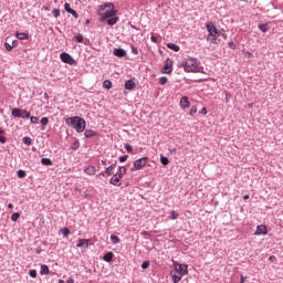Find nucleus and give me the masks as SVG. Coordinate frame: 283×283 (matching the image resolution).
Here are the masks:
<instances>
[{
	"label": "nucleus",
	"instance_id": "obj_46",
	"mask_svg": "<svg viewBox=\"0 0 283 283\" xmlns=\"http://www.w3.org/2000/svg\"><path fill=\"white\" fill-rule=\"evenodd\" d=\"M129 158L128 155H124L119 157V163H127V159Z\"/></svg>",
	"mask_w": 283,
	"mask_h": 283
},
{
	"label": "nucleus",
	"instance_id": "obj_57",
	"mask_svg": "<svg viewBox=\"0 0 283 283\" xmlns=\"http://www.w3.org/2000/svg\"><path fill=\"white\" fill-rule=\"evenodd\" d=\"M150 39H151L153 43H157V41H158V38H156V36H151Z\"/></svg>",
	"mask_w": 283,
	"mask_h": 283
},
{
	"label": "nucleus",
	"instance_id": "obj_32",
	"mask_svg": "<svg viewBox=\"0 0 283 283\" xmlns=\"http://www.w3.org/2000/svg\"><path fill=\"white\" fill-rule=\"evenodd\" d=\"M259 30H261V32H269V24H259Z\"/></svg>",
	"mask_w": 283,
	"mask_h": 283
},
{
	"label": "nucleus",
	"instance_id": "obj_62",
	"mask_svg": "<svg viewBox=\"0 0 283 283\" xmlns=\"http://www.w3.org/2000/svg\"><path fill=\"white\" fill-rule=\"evenodd\" d=\"M8 209H14V205L9 203V205H8Z\"/></svg>",
	"mask_w": 283,
	"mask_h": 283
},
{
	"label": "nucleus",
	"instance_id": "obj_7",
	"mask_svg": "<svg viewBox=\"0 0 283 283\" xmlns=\"http://www.w3.org/2000/svg\"><path fill=\"white\" fill-rule=\"evenodd\" d=\"M163 74H171L174 72V60L167 59L165 65L161 69Z\"/></svg>",
	"mask_w": 283,
	"mask_h": 283
},
{
	"label": "nucleus",
	"instance_id": "obj_59",
	"mask_svg": "<svg viewBox=\"0 0 283 283\" xmlns=\"http://www.w3.org/2000/svg\"><path fill=\"white\" fill-rule=\"evenodd\" d=\"M44 98L45 101H50V95H48V93H44Z\"/></svg>",
	"mask_w": 283,
	"mask_h": 283
},
{
	"label": "nucleus",
	"instance_id": "obj_56",
	"mask_svg": "<svg viewBox=\"0 0 283 283\" xmlns=\"http://www.w3.org/2000/svg\"><path fill=\"white\" fill-rule=\"evenodd\" d=\"M200 114H202V116H206V114H207V108L203 107V108L200 111Z\"/></svg>",
	"mask_w": 283,
	"mask_h": 283
},
{
	"label": "nucleus",
	"instance_id": "obj_40",
	"mask_svg": "<svg viewBox=\"0 0 283 283\" xmlns=\"http://www.w3.org/2000/svg\"><path fill=\"white\" fill-rule=\"evenodd\" d=\"M30 120L33 125H38L39 124V117L36 116H30Z\"/></svg>",
	"mask_w": 283,
	"mask_h": 283
},
{
	"label": "nucleus",
	"instance_id": "obj_60",
	"mask_svg": "<svg viewBox=\"0 0 283 283\" xmlns=\"http://www.w3.org/2000/svg\"><path fill=\"white\" fill-rule=\"evenodd\" d=\"M244 280H247V277H244V275H241L240 283H244Z\"/></svg>",
	"mask_w": 283,
	"mask_h": 283
},
{
	"label": "nucleus",
	"instance_id": "obj_54",
	"mask_svg": "<svg viewBox=\"0 0 283 283\" xmlns=\"http://www.w3.org/2000/svg\"><path fill=\"white\" fill-rule=\"evenodd\" d=\"M132 52H133V54H138V49L136 46H133Z\"/></svg>",
	"mask_w": 283,
	"mask_h": 283
},
{
	"label": "nucleus",
	"instance_id": "obj_37",
	"mask_svg": "<svg viewBox=\"0 0 283 283\" xmlns=\"http://www.w3.org/2000/svg\"><path fill=\"white\" fill-rule=\"evenodd\" d=\"M124 147L128 154H132V151H134V147L130 144H125Z\"/></svg>",
	"mask_w": 283,
	"mask_h": 283
},
{
	"label": "nucleus",
	"instance_id": "obj_9",
	"mask_svg": "<svg viewBox=\"0 0 283 283\" xmlns=\"http://www.w3.org/2000/svg\"><path fill=\"white\" fill-rule=\"evenodd\" d=\"M170 277H172L174 283H178L182 280V274L178 270H174L170 272Z\"/></svg>",
	"mask_w": 283,
	"mask_h": 283
},
{
	"label": "nucleus",
	"instance_id": "obj_4",
	"mask_svg": "<svg viewBox=\"0 0 283 283\" xmlns=\"http://www.w3.org/2000/svg\"><path fill=\"white\" fill-rule=\"evenodd\" d=\"M11 116H13V118H30V112L21 108H13L11 111Z\"/></svg>",
	"mask_w": 283,
	"mask_h": 283
},
{
	"label": "nucleus",
	"instance_id": "obj_22",
	"mask_svg": "<svg viewBox=\"0 0 283 283\" xmlns=\"http://www.w3.org/2000/svg\"><path fill=\"white\" fill-rule=\"evenodd\" d=\"M104 262H112L114 260V252H107L103 256Z\"/></svg>",
	"mask_w": 283,
	"mask_h": 283
},
{
	"label": "nucleus",
	"instance_id": "obj_34",
	"mask_svg": "<svg viewBox=\"0 0 283 283\" xmlns=\"http://www.w3.org/2000/svg\"><path fill=\"white\" fill-rule=\"evenodd\" d=\"M17 176H18V178H25L27 172H25V170L20 169L17 171Z\"/></svg>",
	"mask_w": 283,
	"mask_h": 283
},
{
	"label": "nucleus",
	"instance_id": "obj_10",
	"mask_svg": "<svg viewBox=\"0 0 283 283\" xmlns=\"http://www.w3.org/2000/svg\"><path fill=\"white\" fill-rule=\"evenodd\" d=\"M113 54H114V56H117L118 59H123V57L127 56V51H125V49L118 48V49H114Z\"/></svg>",
	"mask_w": 283,
	"mask_h": 283
},
{
	"label": "nucleus",
	"instance_id": "obj_58",
	"mask_svg": "<svg viewBox=\"0 0 283 283\" xmlns=\"http://www.w3.org/2000/svg\"><path fill=\"white\" fill-rule=\"evenodd\" d=\"M41 249L40 248H38L36 250H35V253L38 254V255H41Z\"/></svg>",
	"mask_w": 283,
	"mask_h": 283
},
{
	"label": "nucleus",
	"instance_id": "obj_45",
	"mask_svg": "<svg viewBox=\"0 0 283 283\" xmlns=\"http://www.w3.org/2000/svg\"><path fill=\"white\" fill-rule=\"evenodd\" d=\"M29 275L30 277L36 279V275H38L36 270H30Z\"/></svg>",
	"mask_w": 283,
	"mask_h": 283
},
{
	"label": "nucleus",
	"instance_id": "obj_30",
	"mask_svg": "<svg viewBox=\"0 0 283 283\" xmlns=\"http://www.w3.org/2000/svg\"><path fill=\"white\" fill-rule=\"evenodd\" d=\"M160 163H161V165L167 167V165H169V158L161 155L160 156Z\"/></svg>",
	"mask_w": 283,
	"mask_h": 283
},
{
	"label": "nucleus",
	"instance_id": "obj_16",
	"mask_svg": "<svg viewBox=\"0 0 283 283\" xmlns=\"http://www.w3.org/2000/svg\"><path fill=\"white\" fill-rule=\"evenodd\" d=\"M76 247H77V249H83V247H85V249H87V247H90V240L80 239Z\"/></svg>",
	"mask_w": 283,
	"mask_h": 283
},
{
	"label": "nucleus",
	"instance_id": "obj_33",
	"mask_svg": "<svg viewBox=\"0 0 283 283\" xmlns=\"http://www.w3.org/2000/svg\"><path fill=\"white\" fill-rule=\"evenodd\" d=\"M20 218H21V213H19V212H14L11 216L12 222H17V220H19Z\"/></svg>",
	"mask_w": 283,
	"mask_h": 283
},
{
	"label": "nucleus",
	"instance_id": "obj_53",
	"mask_svg": "<svg viewBox=\"0 0 283 283\" xmlns=\"http://www.w3.org/2000/svg\"><path fill=\"white\" fill-rule=\"evenodd\" d=\"M171 217H172V220H177L178 219V213H176V211H172Z\"/></svg>",
	"mask_w": 283,
	"mask_h": 283
},
{
	"label": "nucleus",
	"instance_id": "obj_1",
	"mask_svg": "<svg viewBox=\"0 0 283 283\" xmlns=\"http://www.w3.org/2000/svg\"><path fill=\"white\" fill-rule=\"evenodd\" d=\"M65 124L69 127H73L77 134H83L85 132V127H87V123L81 116H73L65 118Z\"/></svg>",
	"mask_w": 283,
	"mask_h": 283
},
{
	"label": "nucleus",
	"instance_id": "obj_26",
	"mask_svg": "<svg viewBox=\"0 0 283 283\" xmlns=\"http://www.w3.org/2000/svg\"><path fill=\"white\" fill-rule=\"evenodd\" d=\"M119 18L118 17H114V18H108L107 19V24L108 25H116V23H118Z\"/></svg>",
	"mask_w": 283,
	"mask_h": 283
},
{
	"label": "nucleus",
	"instance_id": "obj_27",
	"mask_svg": "<svg viewBox=\"0 0 283 283\" xmlns=\"http://www.w3.org/2000/svg\"><path fill=\"white\" fill-rule=\"evenodd\" d=\"M41 163H42V165H44L45 167H50V166L53 165V164H52V159L45 158V157L41 159Z\"/></svg>",
	"mask_w": 283,
	"mask_h": 283
},
{
	"label": "nucleus",
	"instance_id": "obj_20",
	"mask_svg": "<svg viewBox=\"0 0 283 283\" xmlns=\"http://www.w3.org/2000/svg\"><path fill=\"white\" fill-rule=\"evenodd\" d=\"M85 138H94V136H98V133L92 130V129H86L84 132Z\"/></svg>",
	"mask_w": 283,
	"mask_h": 283
},
{
	"label": "nucleus",
	"instance_id": "obj_50",
	"mask_svg": "<svg viewBox=\"0 0 283 283\" xmlns=\"http://www.w3.org/2000/svg\"><path fill=\"white\" fill-rule=\"evenodd\" d=\"M230 50H235V43L233 41L228 43Z\"/></svg>",
	"mask_w": 283,
	"mask_h": 283
},
{
	"label": "nucleus",
	"instance_id": "obj_24",
	"mask_svg": "<svg viewBox=\"0 0 283 283\" xmlns=\"http://www.w3.org/2000/svg\"><path fill=\"white\" fill-rule=\"evenodd\" d=\"M118 170H119V172L115 174V176H120V178H123V176H125V174H127V168L125 166H119Z\"/></svg>",
	"mask_w": 283,
	"mask_h": 283
},
{
	"label": "nucleus",
	"instance_id": "obj_29",
	"mask_svg": "<svg viewBox=\"0 0 283 283\" xmlns=\"http://www.w3.org/2000/svg\"><path fill=\"white\" fill-rule=\"evenodd\" d=\"M112 244H120V239L114 234L111 235Z\"/></svg>",
	"mask_w": 283,
	"mask_h": 283
},
{
	"label": "nucleus",
	"instance_id": "obj_43",
	"mask_svg": "<svg viewBox=\"0 0 283 283\" xmlns=\"http://www.w3.org/2000/svg\"><path fill=\"white\" fill-rule=\"evenodd\" d=\"M75 39H76L77 43H83V34L77 33V34L75 35Z\"/></svg>",
	"mask_w": 283,
	"mask_h": 283
},
{
	"label": "nucleus",
	"instance_id": "obj_52",
	"mask_svg": "<svg viewBox=\"0 0 283 283\" xmlns=\"http://www.w3.org/2000/svg\"><path fill=\"white\" fill-rule=\"evenodd\" d=\"M17 45H19V41H17V40H13L12 42H11V48H17Z\"/></svg>",
	"mask_w": 283,
	"mask_h": 283
},
{
	"label": "nucleus",
	"instance_id": "obj_55",
	"mask_svg": "<svg viewBox=\"0 0 283 283\" xmlns=\"http://www.w3.org/2000/svg\"><path fill=\"white\" fill-rule=\"evenodd\" d=\"M270 262H277V259L275 258V255L270 256Z\"/></svg>",
	"mask_w": 283,
	"mask_h": 283
},
{
	"label": "nucleus",
	"instance_id": "obj_35",
	"mask_svg": "<svg viewBox=\"0 0 283 283\" xmlns=\"http://www.w3.org/2000/svg\"><path fill=\"white\" fill-rule=\"evenodd\" d=\"M22 143H23L24 145L30 146V145H32V138H30V137H23V138H22Z\"/></svg>",
	"mask_w": 283,
	"mask_h": 283
},
{
	"label": "nucleus",
	"instance_id": "obj_31",
	"mask_svg": "<svg viewBox=\"0 0 283 283\" xmlns=\"http://www.w3.org/2000/svg\"><path fill=\"white\" fill-rule=\"evenodd\" d=\"M105 8H108L109 10H114V3L106 2L103 7L99 8V10H105Z\"/></svg>",
	"mask_w": 283,
	"mask_h": 283
},
{
	"label": "nucleus",
	"instance_id": "obj_39",
	"mask_svg": "<svg viewBox=\"0 0 283 283\" xmlns=\"http://www.w3.org/2000/svg\"><path fill=\"white\" fill-rule=\"evenodd\" d=\"M61 231L64 238H67V235H70V228H63Z\"/></svg>",
	"mask_w": 283,
	"mask_h": 283
},
{
	"label": "nucleus",
	"instance_id": "obj_49",
	"mask_svg": "<svg viewBox=\"0 0 283 283\" xmlns=\"http://www.w3.org/2000/svg\"><path fill=\"white\" fill-rule=\"evenodd\" d=\"M150 265V262L149 261H145L143 264H142V269L144 270H147V268Z\"/></svg>",
	"mask_w": 283,
	"mask_h": 283
},
{
	"label": "nucleus",
	"instance_id": "obj_6",
	"mask_svg": "<svg viewBox=\"0 0 283 283\" xmlns=\"http://www.w3.org/2000/svg\"><path fill=\"white\" fill-rule=\"evenodd\" d=\"M206 28L209 32V36H220V30H218V28H216V24L213 22H208L206 24Z\"/></svg>",
	"mask_w": 283,
	"mask_h": 283
},
{
	"label": "nucleus",
	"instance_id": "obj_21",
	"mask_svg": "<svg viewBox=\"0 0 283 283\" xmlns=\"http://www.w3.org/2000/svg\"><path fill=\"white\" fill-rule=\"evenodd\" d=\"M84 172L87 174V176H94V174H96V167L88 166L84 169Z\"/></svg>",
	"mask_w": 283,
	"mask_h": 283
},
{
	"label": "nucleus",
	"instance_id": "obj_13",
	"mask_svg": "<svg viewBox=\"0 0 283 283\" xmlns=\"http://www.w3.org/2000/svg\"><path fill=\"white\" fill-rule=\"evenodd\" d=\"M175 271H178L181 275H187L189 271L187 270V264H179L178 266L175 268Z\"/></svg>",
	"mask_w": 283,
	"mask_h": 283
},
{
	"label": "nucleus",
	"instance_id": "obj_42",
	"mask_svg": "<svg viewBox=\"0 0 283 283\" xmlns=\"http://www.w3.org/2000/svg\"><path fill=\"white\" fill-rule=\"evenodd\" d=\"M4 48H6L7 52H12V50H14L12 44H10L8 42L4 43Z\"/></svg>",
	"mask_w": 283,
	"mask_h": 283
},
{
	"label": "nucleus",
	"instance_id": "obj_63",
	"mask_svg": "<svg viewBox=\"0 0 283 283\" xmlns=\"http://www.w3.org/2000/svg\"><path fill=\"white\" fill-rule=\"evenodd\" d=\"M249 198H250L249 195L243 196V200H249Z\"/></svg>",
	"mask_w": 283,
	"mask_h": 283
},
{
	"label": "nucleus",
	"instance_id": "obj_14",
	"mask_svg": "<svg viewBox=\"0 0 283 283\" xmlns=\"http://www.w3.org/2000/svg\"><path fill=\"white\" fill-rule=\"evenodd\" d=\"M180 106L182 109H188V107L191 106V104L189 103V97H187V96L181 97Z\"/></svg>",
	"mask_w": 283,
	"mask_h": 283
},
{
	"label": "nucleus",
	"instance_id": "obj_51",
	"mask_svg": "<svg viewBox=\"0 0 283 283\" xmlns=\"http://www.w3.org/2000/svg\"><path fill=\"white\" fill-rule=\"evenodd\" d=\"M72 149H78V142H74L73 144H72Z\"/></svg>",
	"mask_w": 283,
	"mask_h": 283
},
{
	"label": "nucleus",
	"instance_id": "obj_15",
	"mask_svg": "<svg viewBox=\"0 0 283 283\" xmlns=\"http://www.w3.org/2000/svg\"><path fill=\"white\" fill-rule=\"evenodd\" d=\"M266 233H268L266 226H259L256 227V231L254 235H266Z\"/></svg>",
	"mask_w": 283,
	"mask_h": 283
},
{
	"label": "nucleus",
	"instance_id": "obj_23",
	"mask_svg": "<svg viewBox=\"0 0 283 283\" xmlns=\"http://www.w3.org/2000/svg\"><path fill=\"white\" fill-rule=\"evenodd\" d=\"M40 273H41L42 275H50V266H48V265H45V264L41 265Z\"/></svg>",
	"mask_w": 283,
	"mask_h": 283
},
{
	"label": "nucleus",
	"instance_id": "obj_17",
	"mask_svg": "<svg viewBox=\"0 0 283 283\" xmlns=\"http://www.w3.org/2000/svg\"><path fill=\"white\" fill-rule=\"evenodd\" d=\"M124 87H125V90H129V91L135 90L136 82H134V80L130 78V80L125 82Z\"/></svg>",
	"mask_w": 283,
	"mask_h": 283
},
{
	"label": "nucleus",
	"instance_id": "obj_18",
	"mask_svg": "<svg viewBox=\"0 0 283 283\" xmlns=\"http://www.w3.org/2000/svg\"><path fill=\"white\" fill-rule=\"evenodd\" d=\"M15 36L19 39V41H25V39L30 38V34L17 31Z\"/></svg>",
	"mask_w": 283,
	"mask_h": 283
},
{
	"label": "nucleus",
	"instance_id": "obj_12",
	"mask_svg": "<svg viewBox=\"0 0 283 283\" xmlns=\"http://www.w3.org/2000/svg\"><path fill=\"white\" fill-rule=\"evenodd\" d=\"M120 175H117V176H113L111 179H109V185H114V187H120Z\"/></svg>",
	"mask_w": 283,
	"mask_h": 283
},
{
	"label": "nucleus",
	"instance_id": "obj_8",
	"mask_svg": "<svg viewBox=\"0 0 283 283\" xmlns=\"http://www.w3.org/2000/svg\"><path fill=\"white\" fill-rule=\"evenodd\" d=\"M60 59L62 63H67V65H74V63H76V61L74 60V57H72V55H70V53H61Z\"/></svg>",
	"mask_w": 283,
	"mask_h": 283
},
{
	"label": "nucleus",
	"instance_id": "obj_11",
	"mask_svg": "<svg viewBox=\"0 0 283 283\" xmlns=\"http://www.w3.org/2000/svg\"><path fill=\"white\" fill-rule=\"evenodd\" d=\"M64 10L69 14H72V17H74V19H78V13L76 12V10H74V9H72V7H70V3L66 2L64 4Z\"/></svg>",
	"mask_w": 283,
	"mask_h": 283
},
{
	"label": "nucleus",
	"instance_id": "obj_3",
	"mask_svg": "<svg viewBox=\"0 0 283 283\" xmlns=\"http://www.w3.org/2000/svg\"><path fill=\"white\" fill-rule=\"evenodd\" d=\"M148 160H149V157H142V158L135 160L133 167L130 168V171H138V170L143 169V167H145V165H147Z\"/></svg>",
	"mask_w": 283,
	"mask_h": 283
},
{
	"label": "nucleus",
	"instance_id": "obj_41",
	"mask_svg": "<svg viewBox=\"0 0 283 283\" xmlns=\"http://www.w3.org/2000/svg\"><path fill=\"white\" fill-rule=\"evenodd\" d=\"M53 17H54L55 19H59V17H61V10H59V9H53Z\"/></svg>",
	"mask_w": 283,
	"mask_h": 283
},
{
	"label": "nucleus",
	"instance_id": "obj_47",
	"mask_svg": "<svg viewBox=\"0 0 283 283\" xmlns=\"http://www.w3.org/2000/svg\"><path fill=\"white\" fill-rule=\"evenodd\" d=\"M210 43H213V45H218L220 43V40H218V38L213 36L211 40H210Z\"/></svg>",
	"mask_w": 283,
	"mask_h": 283
},
{
	"label": "nucleus",
	"instance_id": "obj_44",
	"mask_svg": "<svg viewBox=\"0 0 283 283\" xmlns=\"http://www.w3.org/2000/svg\"><path fill=\"white\" fill-rule=\"evenodd\" d=\"M198 113V107L195 105V106H191V109H190V116H193L195 114Z\"/></svg>",
	"mask_w": 283,
	"mask_h": 283
},
{
	"label": "nucleus",
	"instance_id": "obj_48",
	"mask_svg": "<svg viewBox=\"0 0 283 283\" xmlns=\"http://www.w3.org/2000/svg\"><path fill=\"white\" fill-rule=\"evenodd\" d=\"M0 143L1 145H6V143H8V138H6V136L0 135Z\"/></svg>",
	"mask_w": 283,
	"mask_h": 283
},
{
	"label": "nucleus",
	"instance_id": "obj_61",
	"mask_svg": "<svg viewBox=\"0 0 283 283\" xmlns=\"http://www.w3.org/2000/svg\"><path fill=\"white\" fill-rule=\"evenodd\" d=\"M176 148H174V149H170V154H172L174 156H176Z\"/></svg>",
	"mask_w": 283,
	"mask_h": 283
},
{
	"label": "nucleus",
	"instance_id": "obj_64",
	"mask_svg": "<svg viewBox=\"0 0 283 283\" xmlns=\"http://www.w3.org/2000/svg\"><path fill=\"white\" fill-rule=\"evenodd\" d=\"M67 283H74V280L73 279H69Z\"/></svg>",
	"mask_w": 283,
	"mask_h": 283
},
{
	"label": "nucleus",
	"instance_id": "obj_5",
	"mask_svg": "<svg viewBox=\"0 0 283 283\" xmlns=\"http://www.w3.org/2000/svg\"><path fill=\"white\" fill-rule=\"evenodd\" d=\"M116 14H118V10H114V9L106 10L99 18V21L101 23H103L107 21V19H113L114 17H116Z\"/></svg>",
	"mask_w": 283,
	"mask_h": 283
},
{
	"label": "nucleus",
	"instance_id": "obj_19",
	"mask_svg": "<svg viewBox=\"0 0 283 283\" xmlns=\"http://www.w3.org/2000/svg\"><path fill=\"white\" fill-rule=\"evenodd\" d=\"M114 169H116V161L114 164H112L111 166H108L105 170L104 174H106V176H112L114 172Z\"/></svg>",
	"mask_w": 283,
	"mask_h": 283
},
{
	"label": "nucleus",
	"instance_id": "obj_25",
	"mask_svg": "<svg viewBox=\"0 0 283 283\" xmlns=\"http://www.w3.org/2000/svg\"><path fill=\"white\" fill-rule=\"evenodd\" d=\"M167 48L169 50H172L174 52H180V46L178 44H174V43H168Z\"/></svg>",
	"mask_w": 283,
	"mask_h": 283
},
{
	"label": "nucleus",
	"instance_id": "obj_38",
	"mask_svg": "<svg viewBox=\"0 0 283 283\" xmlns=\"http://www.w3.org/2000/svg\"><path fill=\"white\" fill-rule=\"evenodd\" d=\"M168 81H169V78H167V76H163V77H160L159 83H160V85H167Z\"/></svg>",
	"mask_w": 283,
	"mask_h": 283
},
{
	"label": "nucleus",
	"instance_id": "obj_28",
	"mask_svg": "<svg viewBox=\"0 0 283 283\" xmlns=\"http://www.w3.org/2000/svg\"><path fill=\"white\" fill-rule=\"evenodd\" d=\"M103 87H104V90H112V81L105 80L103 82Z\"/></svg>",
	"mask_w": 283,
	"mask_h": 283
},
{
	"label": "nucleus",
	"instance_id": "obj_2",
	"mask_svg": "<svg viewBox=\"0 0 283 283\" xmlns=\"http://www.w3.org/2000/svg\"><path fill=\"white\" fill-rule=\"evenodd\" d=\"M182 66L185 72H202V67L198 65L196 59L184 61Z\"/></svg>",
	"mask_w": 283,
	"mask_h": 283
},
{
	"label": "nucleus",
	"instance_id": "obj_36",
	"mask_svg": "<svg viewBox=\"0 0 283 283\" xmlns=\"http://www.w3.org/2000/svg\"><path fill=\"white\" fill-rule=\"evenodd\" d=\"M41 125L43 127H45V125H48L50 123V118L48 117H42L41 120H40Z\"/></svg>",
	"mask_w": 283,
	"mask_h": 283
}]
</instances>
